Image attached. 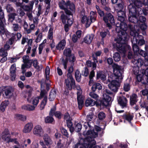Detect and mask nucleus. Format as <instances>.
<instances>
[{"label":"nucleus","instance_id":"nucleus-1","mask_svg":"<svg viewBox=\"0 0 148 148\" xmlns=\"http://www.w3.org/2000/svg\"><path fill=\"white\" fill-rule=\"evenodd\" d=\"M126 17H124L123 21L119 19L118 20L120 22H118L116 25V31L118 34L115 40L116 42V46L118 51L125 53L126 50L130 49L131 47L128 45V36L126 31H130V34L132 31H134V27L131 24L127 25L124 22Z\"/></svg>","mask_w":148,"mask_h":148},{"label":"nucleus","instance_id":"nucleus-2","mask_svg":"<svg viewBox=\"0 0 148 148\" xmlns=\"http://www.w3.org/2000/svg\"><path fill=\"white\" fill-rule=\"evenodd\" d=\"M106 98L100 99L98 101H95L90 98H88L85 101L84 106L86 107L92 106L96 105L98 106L107 107L109 105V102L111 98L108 96H106Z\"/></svg>","mask_w":148,"mask_h":148},{"label":"nucleus","instance_id":"nucleus-3","mask_svg":"<svg viewBox=\"0 0 148 148\" xmlns=\"http://www.w3.org/2000/svg\"><path fill=\"white\" fill-rule=\"evenodd\" d=\"M92 123V122L90 121L84 123V126L85 130L83 132V135L84 136H87L86 137L94 140H95V138L98 137V133L95 132L94 128L91 125Z\"/></svg>","mask_w":148,"mask_h":148},{"label":"nucleus","instance_id":"nucleus-4","mask_svg":"<svg viewBox=\"0 0 148 148\" xmlns=\"http://www.w3.org/2000/svg\"><path fill=\"white\" fill-rule=\"evenodd\" d=\"M96 143L95 140H90L88 137L81 138L75 145L74 148H92Z\"/></svg>","mask_w":148,"mask_h":148},{"label":"nucleus","instance_id":"nucleus-5","mask_svg":"<svg viewBox=\"0 0 148 148\" xmlns=\"http://www.w3.org/2000/svg\"><path fill=\"white\" fill-rule=\"evenodd\" d=\"M103 20L106 24V26L109 29L112 28L111 25H114L115 24L114 17L110 12L105 13V15L103 18Z\"/></svg>","mask_w":148,"mask_h":148},{"label":"nucleus","instance_id":"nucleus-6","mask_svg":"<svg viewBox=\"0 0 148 148\" xmlns=\"http://www.w3.org/2000/svg\"><path fill=\"white\" fill-rule=\"evenodd\" d=\"M14 89L11 86H2L0 87V92L4 98H10L13 94Z\"/></svg>","mask_w":148,"mask_h":148},{"label":"nucleus","instance_id":"nucleus-7","mask_svg":"<svg viewBox=\"0 0 148 148\" xmlns=\"http://www.w3.org/2000/svg\"><path fill=\"white\" fill-rule=\"evenodd\" d=\"M44 141H40L39 143L42 148H51L50 145L52 143V141L50 136L47 134H44L43 136Z\"/></svg>","mask_w":148,"mask_h":148},{"label":"nucleus","instance_id":"nucleus-8","mask_svg":"<svg viewBox=\"0 0 148 148\" xmlns=\"http://www.w3.org/2000/svg\"><path fill=\"white\" fill-rule=\"evenodd\" d=\"M135 10V8H130V10H129L130 16L128 18V20L130 22L136 23L138 22V17L139 14Z\"/></svg>","mask_w":148,"mask_h":148},{"label":"nucleus","instance_id":"nucleus-9","mask_svg":"<svg viewBox=\"0 0 148 148\" xmlns=\"http://www.w3.org/2000/svg\"><path fill=\"white\" fill-rule=\"evenodd\" d=\"M131 39L134 38L136 39L137 43L138 45L141 46L145 44V41L143 36L139 35L138 32L136 30L132 31L131 32Z\"/></svg>","mask_w":148,"mask_h":148},{"label":"nucleus","instance_id":"nucleus-10","mask_svg":"<svg viewBox=\"0 0 148 148\" xmlns=\"http://www.w3.org/2000/svg\"><path fill=\"white\" fill-rule=\"evenodd\" d=\"M117 11L118 18L121 20H124V17H126L125 8L124 7L123 4L119 3L116 7Z\"/></svg>","mask_w":148,"mask_h":148},{"label":"nucleus","instance_id":"nucleus-11","mask_svg":"<svg viewBox=\"0 0 148 148\" xmlns=\"http://www.w3.org/2000/svg\"><path fill=\"white\" fill-rule=\"evenodd\" d=\"M67 78L65 80L66 86L69 90H71L75 86V82L73 77H67Z\"/></svg>","mask_w":148,"mask_h":148},{"label":"nucleus","instance_id":"nucleus-12","mask_svg":"<svg viewBox=\"0 0 148 148\" xmlns=\"http://www.w3.org/2000/svg\"><path fill=\"white\" fill-rule=\"evenodd\" d=\"M120 86V82L116 80H112L110 83L108 85L109 88L112 91L114 92H117Z\"/></svg>","mask_w":148,"mask_h":148},{"label":"nucleus","instance_id":"nucleus-13","mask_svg":"<svg viewBox=\"0 0 148 148\" xmlns=\"http://www.w3.org/2000/svg\"><path fill=\"white\" fill-rule=\"evenodd\" d=\"M2 139L4 141H6L8 143L14 142V143L17 144L18 143L17 141L16 138H11L10 135L8 136V134H6L2 133L1 135Z\"/></svg>","mask_w":148,"mask_h":148},{"label":"nucleus","instance_id":"nucleus-14","mask_svg":"<svg viewBox=\"0 0 148 148\" xmlns=\"http://www.w3.org/2000/svg\"><path fill=\"white\" fill-rule=\"evenodd\" d=\"M142 6V2L140 1H135L133 4H131L129 6V10H130V8H135L136 11L137 12H138L140 10H142L140 7Z\"/></svg>","mask_w":148,"mask_h":148},{"label":"nucleus","instance_id":"nucleus-15","mask_svg":"<svg viewBox=\"0 0 148 148\" xmlns=\"http://www.w3.org/2000/svg\"><path fill=\"white\" fill-rule=\"evenodd\" d=\"M113 73L114 75L119 78L122 75L121 66L118 64H114L112 66Z\"/></svg>","mask_w":148,"mask_h":148},{"label":"nucleus","instance_id":"nucleus-16","mask_svg":"<svg viewBox=\"0 0 148 148\" xmlns=\"http://www.w3.org/2000/svg\"><path fill=\"white\" fill-rule=\"evenodd\" d=\"M117 99L119 104L122 107V108L126 107L127 100L126 97L122 95L119 96Z\"/></svg>","mask_w":148,"mask_h":148},{"label":"nucleus","instance_id":"nucleus-17","mask_svg":"<svg viewBox=\"0 0 148 148\" xmlns=\"http://www.w3.org/2000/svg\"><path fill=\"white\" fill-rule=\"evenodd\" d=\"M27 4L22 5V6H20L26 12H30L32 11L34 5V1H30Z\"/></svg>","mask_w":148,"mask_h":148},{"label":"nucleus","instance_id":"nucleus-18","mask_svg":"<svg viewBox=\"0 0 148 148\" xmlns=\"http://www.w3.org/2000/svg\"><path fill=\"white\" fill-rule=\"evenodd\" d=\"M33 131L34 134L39 136H40L43 133V130L41 126L39 125L35 126Z\"/></svg>","mask_w":148,"mask_h":148},{"label":"nucleus","instance_id":"nucleus-19","mask_svg":"<svg viewBox=\"0 0 148 148\" xmlns=\"http://www.w3.org/2000/svg\"><path fill=\"white\" fill-rule=\"evenodd\" d=\"M102 88V86L100 83L95 82L92 84L91 88V90L92 91L99 92V91L101 90Z\"/></svg>","mask_w":148,"mask_h":148},{"label":"nucleus","instance_id":"nucleus-20","mask_svg":"<svg viewBox=\"0 0 148 148\" xmlns=\"http://www.w3.org/2000/svg\"><path fill=\"white\" fill-rule=\"evenodd\" d=\"M133 50L134 53H137L140 50L138 46L137 43L136 39L133 38L131 39Z\"/></svg>","mask_w":148,"mask_h":148},{"label":"nucleus","instance_id":"nucleus-21","mask_svg":"<svg viewBox=\"0 0 148 148\" xmlns=\"http://www.w3.org/2000/svg\"><path fill=\"white\" fill-rule=\"evenodd\" d=\"M145 49L146 50V51H145L143 50H141L139 51L137 53H139L140 55L143 56L145 59L146 62H148V46L145 45Z\"/></svg>","mask_w":148,"mask_h":148},{"label":"nucleus","instance_id":"nucleus-22","mask_svg":"<svg viewBox=\"0 0 148 148\" xmlns=\"http://www.w3.org/2000/svg\"><path fill=\"white\" fill-rule=\"evenodd\" d=\"M106 79V76L104 72L102 71H97L96 74V79H100L101 80L104 81Z\"/></svg>","mask_w":148,"mask_h":148},{"label":"nucleus","instance_id":"nucleus-23","mask_svg":"<svg viewBox=\"0 0 148 148\" xmlns=\"http://www.w3.org/2000/svg\"><path fill=\"white\" fill-rule=\"evenodd\" d=\"M80 16H82L81 21V23L83 24L85 23L86 27H88L90 25L89 17H87L86 15H83L82 14H81Z\"/></svg>","mask_w":148,"mask_h":148},{"label":"nucleus","instance_id":"nucleus-24","mask_svg":"<svg viewBox=\"0 0 148 148\" xmlns=\"http://www.w3.org/2000/svg\"><path fill=\"white\" fill-rule=\"evenodd\" d=\"M38 82L40 83V96L42 98L46 96V94H47V91L45 89H44V86H43V84L44 83L42 81H38Z\"/></svg>","mask_w":148,"mask_h":148},{"label":"nucleus","instance_id":"nucleus-25","mask_svg":"<svg viewBox=\"0 0 148 148\" xmlns=\"http://www.w3.org/2000/svg\"><path fill=\"white\" fill-rule=\"evenodd\" d=\"M33 124L32 123H28L26 124L23 130V133H26L30 132L33 127Z\"/></svg>","mask_w":148,"mask_h":148},{"label":"nucleus","instance_id":"nucleus-26","mask_svg":"<svg viewBox=\"0 0 148 148\" xmlns=\"http://www.w3.org/2000/svg\"><path fill=\"white\" fill-rule=\"evenodd\" d=\"M137 96L136 94H133L130 96V104L131 106H134V104H136V103L137 102L138 100L137 99Z\"/></svg>","mask_w":148,"mask_h":148},{"label":"nucleus","instance_id":"nucleus-27","mask_svg":"<svg viewBox=\"0 0 148 148\" xmlns=\"http://www.w3.org/2000/svg\"><path fill=\"white\" fill-rule=\"evenodd\" d=\"M66 7H69V9H70L73 13H75V5L73 2H71L69 0L66 1Z\"/></svg>","mask_w":148,"mask_h":148},{"label":"nucleus","instance_id":"nucleus-28","mask_svg":"<svg viewBox=\"0 0 148 148\" xmlns=\"http://www.w3.org/2000/svg\"><path fill=\"white\" fill-rule=\"evenodd\" d=\"M56 95V92L55 89H52L49 93V99L50 101H53L55 98Z\"/></svg>","mask_w":148,"mask_h":148},{"label":"nucleus","instance_id":"nucleus-29","mask_svg":"<svg viewBox=\"0 0 148 148\" xmlns=\"http://www.w3.org/2000/svg\"><path fill=\"white\" fill-rule=\"evenodd\" d=\"M90 20H89L90 24L91 23L94 22L96 20L97 14L96 12L91 11L90 12Z\"/></svg>","mask_w":148,"mask_h":148},{"label":"nucleus","instance_id":"nucleus-30","mask_svg":"<svg viewBox=\"0 0 148 148\" xmlns=\"http://www.w3.org/2000/svg\"><path fill=\"white\" fill-rule=\"evenodd\" d=\"M10 103V101L8 100H5L3 101L1 104L0 110L2 112H4L6 107L8 106Z\"/></svg>","mask_w":148,"mask_h":148},{"label":"nucleus","instance_id":"nucleus-31","mask_svg":"<svg viewBox=\"0 0 148 148\" xmlns=\"http://www.w3.org/2000/svg\"><path fill=\"white\" fill-rule=\"evenodd\" d=\"M72 119L66 120V121L67 127L69 128V130L71 133L74 131V127H73V124L72 122Z\"/></svg>","mask_w":148,"mask_h":148},{"label":"nucleus","instance_id":"nucleus-32","mask_svg":"<svg viewBox=\"0 0 148 148\" xmlns=\"http://www.w3.org/2000/svg\"><path fill=\"white\" fill-rule=\"evenodd\" d=\"M51 116H48L45 119V122L47 123L54 124L55 121L54 118Z\"/></svg>","mask_w":148,"mask_h":148},{"label":"nucleus","instance_id":"nucleus-33","mask_svg":"<svg viewBox=\"0 0 148 148\" xmlns=\"http://www.w3.org/2000/svg\"><path fill=\"white\" fill-rule=\"evenodd\" d=\"M139 15L143 14L145 15H148V4L145 5V7L143 8L142 10L140 11H139L138 12Z\"/></svg>","mask_w":148,"mask_h":148},{"label":"nucleus","instance_id":"nucleus-34","mask_svg":"<svg viewBox=\"0 0 148 148\" xmlns=\"http://www.w3.org/2000/svg\"><path fill=\"white\" fill-rule=\"evenodd\" d=\"M35 107L34 106L27 104L22 106L21 108L22 109L32 111L34 110Z\"/></svg>","mask_w":148,"mask_h":148},{"label":"nucleus","instance_id":"nucleus-35","mask_svg":"<svg viewBox=\"0 0 148 148\" xmlns=\"http://www.w3.org/2000/svg\"><path fill=\"white\" fill-rule=\"evenodd\" d=\"M134 64L136 65L137 66H141L143 65L144 61L141 59L139 58L137 60H134V61L132 60Z\"/></svg>","mask_w":148,"mask_h":148},{"label":"nucleus","instance_id":"nucleus-36","mask_svg":"<svg viewBox=\"0 0 148 148\" xmlns=\"http://www.w3.org/2000/svg\"><path fill=\"white\" fill-rule=\"evenodd\" d=\"M3 51V53L1 55L3 57L1 59L0 62L1 63H3L7 60V56L8 55V53L7 52H5L3 50L1 49H0V52Z\"/></svg>","mask_w":148,"mask_h":148},{"label":"nucleus","instance_id":"nucleus-37","mask_svg":"<svg viewBox=\"0 0 148 148\" xmlns=\"http://www.w3.org/2000/svg\"><path fill=\"white\" fill-rule=\"evenodd\" d=\"M47 101V97L45 96L41 102L40 104V108L41 110H43L45 106Z\"/></svg>","mask_w":148,"mask_h":148},{"label":"nucleus","instance_id":"nucleus-38","mask_svg":"<svg viewBox=\"0 0 148 148\" xmlns=\"http://www.w3.org/2000/svg\"><path fill=\"white\" fill-rule=\"evenodd\" d=\"M100 35L101 37V40H103L104 38H105L107 35H110V33L108 29H106L104 31H102L100 32Z\"/></svg>","mask_w":148,"mask_h":148},{"label":"nucleus","instance_id":"nucleus-39","mask_svg":"<svg viewBox=\"0 0 148 148\" xmlns=\"http://www.w3.org/2000/svg\"><path fill=\"white\" fill-rule=\"evenodd\" d=\"M93 38L90 35H87L84 38V42L86 43L89 44H90L93 39Z\"/></svg>","mask_w":148,"mask_h":148},{"label":"nucleus","instance_id":"nucleus-40","mask_svg":"<svg viewBox=\"0 0 148 148\" xmlns=\"http://www.w3.org/2000/svg\"><path fill=\"white\" fill-rule=\"evenodd\" d=\"M78 104V108L79 110H81L84 105L83 99H77Z\"/></svg>","mask_w":148,"mask_h":148},{"label":"nucleus","instance_id":"nucleus-41","mask_svg":"<svg viewBox=\"0 0 148 148\" xmlns=\"http://www.w3.org/2000/svg\"><path fill=\"white\" fill-rule=\"evenodd\" d=\"M63 54L67 58L71 57V56H72V55L71 54V51L70 48H68L67 49H65L64 51Z\"/></svg>","mask_w":148,"mask_h":148},{"label":"nucleus","instance_id":"nucleus-42","mask_svg":"<svg viewBox=\"0 0 148 148\" xmlns=\"http://www.w3.org/2000/svg\"><path fill=\"white\" fill-rule=\"evenodd\" d=\"M123 117L130 123H131V121L133 119V116L132 115L130 114L128 115L124 114H123Z\"/></svg>","mask_w":148,"mask_h":148},{"label":"nucleus","instance_id":"nucleus-43","mask_svg":"<svg viewBox=\"0 0 148 148\" xmlns=\"http://www.w3.org/2000/svg\"><path fill=\"white\" fill-rule=\"evenodd\" d=\"M5 8L7 12L9 13L14 12L15 11V9L10 4H8L6 6Z\"/></svg>","mask_w":148,"mask_h":148},{"label":"nucleus","instance_id":"nucleus-44","mask_svg":"<svg viewBox=\"0 0 148 148\" xmlns=\"http://www.w3.org/2000/svg\"><path fill=\"white\" fill-rule=\"evenodd\" d=\"M82 127V126L81 123L80 122L77 123L75 127H74V131L77 132H79Z\"/></svg>","mask_w":148,"mask_h":148},{"label":"nucleus","instance_id":"nucleus-45","mask_svg":"<svg viewBox=\"0 0 148 148\" xmlns=\"http://www.w3.org/2000/svg\"><path fill=\"white\" fill-rule=\"evenodd\" d=\"M16 15V14L14 12L9 13L8 14V20L12 22L15 19V16Z\"/></svg>","mask_w":148,"mask_h":148},{"label":"nucleus","instance_id":"nucleus-46","mask_svg":"<svg viewBox=\"0 0 148 148\" xmlns=\"http://www.w3.org/2000/svg\"><path fill=\"white\" fill-rule=\"evenodd\" d=\"M113 58L115 62H118L121 59L120 53L118 52H115L113 54Z\"/></svg>","mask_w":148,"mask_h":148},{"label":"nucleus","instance_id":"nucleus-47","mask_svg":"<svg viewBox=\"0 0 148 148\" xmlns=\"http://www.w3.org/2000/svg\"><path fill=\"white\" fill-rule=\"evenodd\" d=\"M29 1V0H18V3H16V5L17 6H21L23 5L24 3H28Z\"/></svg>","mask_w":148,"mask_h":148},{"label":"nucleus","instance_id":"nucleus-48","mask_svg":"<svg viewBox=\"0 0 148 148\" xmlns=\"http://www.w3.org/2000/svg\"><path fill=\"white\" fill-rule=\"evenodd\" d=\"M68 16L65 15L64 13L62 14L60 16V18L63 24H66V22L68 19Z\"/></svg>","mask_w":148,"mask_h":148},{"label":"nucleus","instance_id":"nucleus-49","mask_svg":"<svg viewBox=\"0 0 148 148\" xmlns=\"http://www.w3.org/2000/svg\"><path fill=\"white\" fill-rule=\"evenodd\" d=\"M106 92L107 94H103V96L104 97H103V98H102V99L105 98L106 97V96H109L111 98V100L109 102V105L110 104V102H112V97H111L109 96V95L112 96L113 95V94L112 92L111 91H110V90H108L106 89Z\"/></svg>","mask_w":148,"mask_h":148},{"label":"nucleus","instance_id":"nucleus-50","mask_svg":"<svg viewBox=\"0 0 148 148\" xmlns=\"http://www.w3.org/2000/svg\"><path fill=\"white\" fill-rule=\"evenodd\" d=\"M32 88H30L29 90L26 91L27 95H28V97L27 98V100L28 101L31 102V99L30 98L32 96Z\"/></svg>","mask_w":148,"mask_h":148},{"label":"nucleus","instance_id":"nucleus-51","mask_svg":"<svg viewBox=\"0 0 148 148\" xmlns=\"http://www.w3.org/2000/svg\"><path fill=\"white\" fill-rule=\"evenodd\" d=\"M38 63L37 59H35L33 61V64L34 68L38 71H40L42 69H40L39 66L38 65Z\"/></svg>","mask_w":148,"mask_h":148},{"label":"nucleus","instance_id":"nucleus-52","mask_svg":"<svg viewBox=\"0 0 148 148\" xmlns=\"http://www.w3.org/2000/svg\"><path fill=\"white\" fill-rule=\"evenodd\" d=\"M74 65H71L68 69V73L67 74V77H73L72 73L73 71V66Z\"/></svg>","mask_w":148,"mask_h":148},{"label":"nucleus","instance_id":"nucleus-53","mask_svg":"<svg viewBox=\"0 0 148 148\" xmlns=\"http://www.w3.org/2000/svg\"><path fill=\"white\" fill-rule=\"evenodd\" d=\"M68 61L71 63V64L72 65H74V62L76 60V58L74 55H72L71 57H69Z\"/></svg>","mask_w":148,"mask_h":148},{"label":"nucleus","instance_id":"nucleus-54","mask_svg":"<svg viewBox=\"0 0 148 148\" xmlns=\"http://www.w3.org/2000/svg\"><path fill=\"white\" fill-rule=\"evenodd\" d=\"M16 116L18 119L22 121H25L26 119V116L22 114H17Z\"/></svg>","mask_w":148,"mask_h":148},{"label":"nucleus","instance_id":"nucleus-55","mask_svg":"<svg viewBox=\"0 0 148 148\" xmlns=\"http://www.w3.org/2000/svg\"><path fill=\"white\" fill-rule=\"evenodd\" d=\"M66 2L64 0H62L60 2L58 3V5L59 7L61 9L64 10L65 9L64 5H65L66 6Z\"/></svg>","mask_w":148,"mask_h":148},{"label":"nucleus","instance_id":"nucleus-56","mask_svg":"<svg viewBox=\"0 0 148 148\" xmlns=\"http://www.w3.org/2000/svg\"><path fill=\"white\" fill-rule=\"evenodd\" d=\"M146 20V18L141 15L140 16L139 15V17H138V23H145Z\"/></svg>","mask_w":148,"mask_h":148},{"label":"nucleus","instance_id":"nucleus-57","mask_svg":"<svg viewBox=\"0 0 148 148\" xmlns=\"http://www.w3.org/2000/svg\"><path fill=\"white\" fill-rule=\"evenodd\" d=\"M56 106H54L53 107L51 108L50 111L49 113V116H53L54 115L55 113L56 112Z\"/></svg>","mask_w":148,"mask_h":148},{"label":"nucleus","instance_id":"nucleus-58","mask_svg":"<svg viewBox=\"0 0 148 148\" xmlns=\"http://www.w3.org/2000/svg\"><path fill=\"white\" fill-rule=\"evenodd\" d=\"M106 114L105 113L103 112H100L98 114V117L100 120H103L105 118Z\"/></svg>","mask_w":148,"mask_h":148},{"label":"nucleus","instance_id":"nucleus-59","mask_svg":"<svg viewBox=\"0 0 148 148\" xmlns=\"http://www.w3.org/2000/svg\"><path fill=\"white\" fill-rule=\"evenodd\" d=\"M63 114L60 111H56L54 115L58 119H61Z\"/></svg>","mask_w":148,"mask_h":148},{"label":"nucleus","instance_id":"nucleus-60","mask_svg":"<svg viewBox=\"0 0 148 148\" xmlns=\"http://www.w3.org/2000/svg\"><path fill=\"white\" fill-rule=\"evenodd\" d=\"M123 89L125 92H128L130 89V85L129 83H124L123 86Z\"/></svg>","mask_w":148,"mask_h":148},{"label":"nucleus","instance_id":"nucleus-61","mask_svg":"<svg viewBox=\"0 0 148 148\" xmlns=\"http://www.w3.org/2000/svg\"><path fill=\"white\" fill-rule=\"evenodd\" d=\"M95 92L92 91L89 93V95L90 96L95 100L97 99L99 97L98 95L96 94L95 93Z\"/></svg>","mask_w":148,"mask_h":148},{"label":"nucleus","instance_id":"nucleus-62","mask_svg":"<svg viewBox=\"0 0 148 148\" xmlns=\"http://www.w3.org/2000/svg\"><path fill=\"white\" fill-rule=\"evenodd\" d=\"M16 64L14 63L12 64L11 66L10 69V73L16 72Z\"/></svg>","mask_w":148,"mask_h":148},{"label":"nucleus","instance_id":"nucleus-63","mask_svg":"<svg viewBox=\"0 0 148 148\" xmlns=\"http://www.w3.org/2000/svg\"><path fill=\"white\" fill-rule=\"evenodd\" d=\"M64 119L66 121V120H71L72 119V118L71 117L70 114L68 112H66L64 114Z\"/></svg>","mask_w":148,"mask_h":148},{"label":"nucleus","instance_id":"nucleus-64","mask_svg":"<svg viewBox=\"0 0 148 148\" xmlns=\"http://www.w3.org/2000/svg\"><path fill=\"white\" fill-rule=\"evenodd\" d=\"M61 132L62 134L67 138L69 137V134L67 130L64 128H63L61 130Z\"/></svg>","mask_w":148,"mask_h":148}]
</instances>
